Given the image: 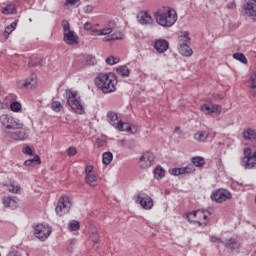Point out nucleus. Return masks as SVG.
I'll use <instances>...</instances> for the list:
<instances>
[{
	"label": "nucleus",
	"mask_w": 256,
	"mask_h": 256,
	"mask_svg": "<svg viewBox=\"0 0 256 256\" xmlns=\"http://www.w3.org/2000/svg\"><path fill=\"white\" fill-rule=\"evenodd\" d=\"M135 202L141 205V207L146 211L153 209V198L143 192H140L136 195Z\"/></svg>",
	"instance_id": "13"
},
{
	"label": "nucleus",
	"mask_w": 256,
	"mask_h": 256,
	"mask_svg": "<svg viewBox=\"0 0 256 256\" xmlns=\"http://www.w3.org/2000/svg\"><path fill=\"white\" fill-rule=\"evenodd\" d=\"M106 63H107V65H116V63H119V58L109 56L108 58H106Z\"/></svg>",
	"instance_id": "43"
},
{
	"label": "nucleus",
	"mask_w": 256,
	"mask_h": 256,
	"mask_svg": "<svg viewBox=\"0 0 256 256\" xmlns=\"http://www.w3.org/2000/svg\"><path fill=\"white\" fill-rule=\"evenodd\" d=\"M69 245H77V239H75V238L70 239Z\"/></svg>",
	"instance_id": "56"
},
{
	"label": "nucleus",
	"mask_w": 256,
	"mask_h": 256,
	"mask_svg": "<svg viewBox=\"0 0 256 256\" xmlns=\"http://www.w3.org/2000/svg\"><path fill=\"white\" fill-rule=\"evenodd\" d=\"M93 166L88 165L85 168V182L90 187H97L99 185V181L97 180V176L95 175V172L93 171Z\"/></svg>",
	"instance_id": "14"
},
{
	"label": "nucleus",
	"mask_w": 256,
	"mask_h": 256,
	"mask_svg": "<svg viewBox=\"0 0 256 256\" xmlns=\"http://www.w3.org/2000/svg\"><path fill=\"white\" fill-rule=\"evenodd\" d=\"M0 123L5 129H23V127H25L21 120L9 114H2L0 116Z\"/></svg>",
	"instance_id": "7"
},
{
	"label": "nucleus",
	"mask_w": 256,
	"mask_h": 256,
	"mask_svg": "<svg viewBox=\"0 0 256 256\" xmlns=\"http://www.w3.org/2000/svg\"><path fill=\"white\" fill-rule=\"evenodd\" d=\"M66 153L68 157H75V155H77V148L71 146L67 149Z\"/></svg>",
	"instance_id": "46"
},
{
	"label": "nucleus",
	"mask_w": 256,
	"mask_h": 256,
	"mask_svg": "<svg viewBox=\"0 0 256 256\" xmlns=\"http://www.w3.org/2000/svg\"><path fill=\"white\" fill-rule=\"evenodd\" d=\"M222 245H224L226 249H230V251H235L239 249V247H241L239 242H237V240H235L234 238H230L226 241H222Z\"/></svg>",
	"instance_id": "24"
},
{
	"label": "nucleus",
	"mask_w": 256,
	"mask_h": 256,
	"mask_svg": "<svg viewBox=\"0 0 256 256\" xmlns=\"http://www.w3.org/2000/svg\"><path fill=\"white\" fill-rule=\"evenodd\" d=\"M84 13H93V6L91 5L85 6Z\"/></svg>",
	"instance_id": "51"
},
{
	"label": "nucleus",
	"mask_w": 256,
	"mask_h": 256,
	"mask_svg": "<svg viewBox=\"0 0 256 256\" xmlns=\"http://www.w3.org/2000/svg\"><path fill=\"white\" fill-rule=\"evenodd\" d=\"M69 209H71V198H69L68 195H62L55 208L56 215H58V217H63V215L69 213Z\"/></svg>",
	"instance_id": "8"
},
{
	"label": "nucleus",
	"mask_w": 256,
	"mask_h": 256,
	"mask_svg": "<svg viewBox=\"0 0 256 256\" xmlns=\"http://www.w3.org/2000/svg\"><path fill=\"white\" fill-rule=\"evenodd\" d=\"M117 73L120 77H129L131 71L127 66H120L117 68Z\"/></svg>",
	"instance_id": "32"
},
{
	"label": "nucleus",
	"mask_w": 256,
	"mask_h": 256,
	"mask_svg": "<svg viewBox=\"0 0 256 256\" xmlns=\"http://www.w3.org/2000/svg\"><path fill=\"white\" fill-rule=\"evenodd\" d=\"M252 256H256V251L252 254Z\"/></svg>",
	"instance_id": "58"
},
{
	"label": "nucleus",
	"mask_w": 256,
	"mask_h": 256,
	"mask_svg": "<svg viewBox=\"0 0 256 256\" xmlns=\"http://www.w3.org/2000/svg\"><path fill=\"white\" fill-rule=\"evenodd\" d=\"M210 241H211L212 243H223V242H222L223 240H221V238H219V237H217V236H210Z\"/></svg>",
	"instance_id": "49"
},
{
	"label": "nucleus",
	"mask_w": 256,
	"mask_h": 256,
	"mask_svg": "<svg viewBox=\"0 0 256 256\" xmlns=\"http://www.w3.org/2000/svg\"><path fill=\"white\" fill-rule=\"evenodd\" d=\"M62 29H63V41L66 45H79V36L75 31L71 30V24L69 21L62 20Z\"/></svg>",
	"instance_id": "6"
},
{
	"label": "nucleus",
	"mask_w": 256,
	"mask_h": 256,
	"mask_svg": "<svg viewBox=\"0 0 256 256\" xmlns=\"http://www.w3.org/2000/svg\"><path fill=\"white\" fill-rule=\"evenodd\" d=\"M88 237L94 245H97L101 239V236L99 235V230L95 226H91L88 231Z\"/></svg>",
	"instance_id": "18"
},
{
	"label": "nucleus",
	"mask_w": 256,
	"mask_h": 256,
	"mask_svg": "<svg viewBox=\"0 0 256 256\" xmlns=\"http://www.w3.org/2000/svg\"><path fill=\"white\" fill-rule=\"evenodd\" d=\"M111 161H113V153L105 152L102 156V162L104 165H110Z\"/></svg>",
	"instance_id": "35"
},
{
	"label": "nucleus",
	"mask_w": 256,
	"mask_h": 256,
	"mask_svg": "<svg viewBox=\"0 0 256 256\" xmlns=\"http://www.w3.org/2000/svg\"><path fill=\"white\" fill-rule=\"evenodd\" d=\"M17 23H19L18 20H15L14 22H12L10 25L5 27V30L1 36V38L3 39V41H7L9 39V34L14 30L17 29Z\"/></svg>",
	"instance_id": "25"
},
{
	"label": "nucleus",
	"mask_w": 256,
	"mask_h": 256,
	"mask_svg": "<svg viewBox=\"0 0 256 256\" xmlns=\"http://www.w3.org/2000/svg\"><path fill=\"white\" fill-rule=\"evenodd\" d=\"M190 44H178V51L183 57H191L193 55V49H191Z\"/></svg>",
	"instance_id": "23"
},
{
	"label": "nucleus",
	"mask_w": 256,
	"mask_h": 256,
	"mask_svg": "<svg viewBox=\"0 0 256 256\" xmlns=\"http://www.w3.org/2000/svg\"><path fill=\"white\" fill-rule=\"evenodd\" d=\"M22 153H24V155H33V149H31L29 145L25 144L22 147Z\"/></svg>",
	"instance_id": "45"
},
{
	"label": "nucleus",
	"mask_w": 256,
	"mask_h": 256,
	"mask_svg": "<svg viewBox=\"0 0 256 256\" xmlns=\"http://www.w3.org/2000/svg\"><path fill=\"white\" fill-rule=\"evenodd\" d=\"M11 139H14V141H25L29 135L27 134V131L20 130L16 132H12L10 134Z\"/></svg>",
	"instance_id": "26"
},
{
	"label": "nucleus",
	"mask_w": 256,
	"mask_h": 256,
	"mask_svg": "<svg viewBox=\"0 0 256 256\" xmlns=\"http://www.w3.org/2000/svg\"><path fill=\"white\" fill-rule=\"evenodd\" d=\"M85 61H86V65L88 66L97 64V59L91 55L86 56Z\"/></svg>",
	"instance_id": "42"
},
{
	"label": "nucleus",
	"mask_w": 256,
	"mask_h": 256,
	"mask_svg": "<svg viewBox=\"0 0 256 256\" xmlns=\"http://www.w3.org/2000/svg\"><path fill=\"white\" fill-rule=\"evenodd\" d=\"M171 175H174L175 177L179 175H184L183 168H174L170 171Z\"/></svg>",
	"instance_id": "47"
},
{
	"label": "nucleus",
	"mask_w": 256,
	"mask_h": 256,
	"mask_svg": "<svg viewBox=\"0 0 256 256\" xmlns=\"http://www.w3.org/2000/svg\"><path fill=\"white\" fill-rule=\"evenodd\" d=\"M191 44V36L189 31H181L178 33V45Z\"/></svg>",
	"instance_id": "22"
},
{
	"label": "nucleus",
	"mask_w": 256,
	"mask_h": 256,
	"mask_svg": "<svg viewBox=\"0 0 256 256\" xmlns=\"http://www.w3.org/2000/svg\"><path fill=\"white\" fill-rule=\"evenodd\" d=\"M191 163L194 167H204L205 166V158L201 156L192 157Z\"/></svg>",
	"instance_id": "31"
},
{
	"label": "nucleus",
	"mask_w": 256,
	"mask_h": 256,
	"mask_svg": "<svg viewBox=\"0 0 256 256\" xmlns=\"http://www.w3.org/2000/svg\"><path fill=\"white\" fill-rule=\"evenodd\" d=\"M233 59H236V61H240V63H244V65H247V57H245V54L243 53H234Z\"/></svg>",
	"instance_id": "37"
},
{
	"label": "nucleus",
	"mask_w": 256,
	"mask_h": 256,
	"mask_svg": "<svg viewBox=\"0 0 256 256\" xmlns=\"http://www.w3.org/2000/svg\"><path fill=\"white\" fill-rule=\"evenodd\" d=\"M242 9L247 17L256 21V0H249L243 5Z\"/></svg>",
	"instance_id": "15"
},
{
	"label": "nucleus",
	"mask_w": 256,
	"mask_h": 256,
	"mask_svg": "<svg viewBox=\"0 0 256 256\" xmlns=\"http://www.w3.org/2000/svg\"><path fill=\"white\" fill-rule=\"evenodd\" d=\"M66 99L69 107L78 113V115H83V113H85V108L81 103V96L79 93H77V91L73 89L66 90Z\"/></svg>",
	"instance_id": "5"
},
{
	"label": "nucleus",
	"mask_w": 256,
	"mask_h": 256,
	"mask_svg": "<svg viewBox=\"0 0 256 256\" xmlns=\"http://www.w3.org/2000/svg\"><path fill=\"white\" fill-rule=\"evenodd\" d=\"M35 79L33 78H30V79H27L25 81H19L18 82V87H20V89H33V87H35Z\"/></svg>",
	"instance_id": "29"
},
{
	"label": "nucleus",
	"mask_w": 256,
	"mask_h": 256,
	"mask_svg": "<svg viewBox=\"0 0 256 256\" xmlns=\"http://www.w3.org/2000/svg\"><path fill=\"white\" fill-rule=\"evenodd\" d=\"M184 175H190L191 173H195V166L193 164H188L186 167H182Z\"/></svg>",
	"instance_id": "40"
},
{
	"label": "nucleus",
	"mask_w": 256,
	"mask_h": 256,
	"mask_svg": "<svg viewBox=\"0 0 256 256\" xmlns=\"http://www.w3.org/2000/svg\"><path fill=\"white\" fill-rule=\"evenodd\" d=\"M243 138L246 141H255L256 139V130L253 128H248L243 131Z\"/></svg>",
	"instance_id": "27"
},
{
	"label": "nucleus",
	"mask_w": 256,
	"mask_h": 256,
	"mask_svg": "<svg viewBox=\"0 0 256 256\" xmlns=\"http://www.w3.org/2000/svg\"><path fill=\"white\" fill-rule=\"evenodd\" d=\"M107 120L114 129H117V131H126L127 133H132V135L137 133V126H131V124L123 122V120H119V116H117V113L113 111L107 113Z\"/></svg>",
	"instance_id": "3"
},
{
	"label": "nucleus",
	"mask_w": 256,
	"mask_h": 256,
	"mask_svg": "<svg viewBox=\"0 0 256 256\" xmlns=\"http://www.w3.org/2000/svg\"><path fill=\"white\" fill-rule=\"evenodd\" d=\"M193 137L198 143H206L207 139H209V132L205 130H199L194 133Z\"/></svg>",
	"instance_id": "21"
},
{
	"label": "nucleus",
	"mask_w": 256,
	"mask_h": 256,
	"mask_svg": "<svg viewBox=\"0 0 256 256\" xmlns=\"http://www.w3.org/2000/svg\"><path fill=\"white\" fill-rule=\"evenodd\" d=\"M80 228H81V225L79 224V221H77V220H71L68 223L69 231H79Z\"/></svg>",
	"instance_id": "36"
},
{
	"label": "nucleus",
	"mask_w": 256,
	"mask_h": 256,
	"mask_svg": "<svg viewBox=\"0 0 256 256\" xmlns=\"http://www.w3.org/2000/svg\"><path fill=\"white\" fill-rule=\"evenodd\" d=\"M92 27H93V25L91 24V22H86L84 24L85 31H91Z\"/></svg>",
	"instance_id": "52"
},
{
	"label": "nucleus",
	"mask_w": 256,
	"mask_h": 256,
	"mask_svg": "<svg viewBox=\"0 0 256 256\" xmlns=\"http://www.w3.org/2000/svg\"><path fill=\"white\" fill-rule=\"evenodd\" d=\"M210 215L211 211L209 210H196L188 213L186 219L189 223H194L198 225V227H207Z\"/></svg>",
	"instance_id": "4"
},
{
	"label": "nucleus",
	"mask_w": 256,
	"mask_h": 256,
	"mask_svg": "<svg viewBox=\"0 0 256 256\" xmlns=\"http://www.w3.org/2000/svg\"><path fill=\"white\" fill-rule=\"evenodd\" d=\"M200 111H202L204 115H221L222 108L219 104H214L212 106H209L208 104H202Z\"/></svg>",
	"instance_id": "16"
},
{
	"label": "nucleus",
	"mask_w": 256,
	"mask_h": 256,
	"mask_svg": "<svg viewBox=\"0 0 256 256\" xmlns=\"http://www.w3.org/2000/svg\"><path fill=\"white\" fill-rule=\"evenodd\" d=\"M256 166V152L253 153L251 148L244 149V157L242 158V167L246 169H255Z\"/></svg>",
	"instance_id": "11"
},
{
	"label": "nucleus",
	"mask_w": 256,
	"mask_h": 256,
	"mask_svg": "<svg viewBox=\"0 0 256 256\" xmlns=\"http://www.w3.org/2000/svg\"><path fill=\"white\" fill-rule=\"evenodd\" d=\"M236 7H237V4L235 3V0L230 1L227 4V9H236Z\"/></svg>",
	"instance_id": "50"
},
{
	"label": "nucleus",
	"mask_w": 256,
	"mask_h": 256,
	"mask_svg": "<svg viewBox=\"0 0 256 256\" xmlns=\"http://www.w3.org/2000/svg\"><path fill=\"white\" fill-rule=\"evenodd\" d=\"M156 23L161 27H173L177 23V11L171 7L163 6L154 12Z\"/></svg>",
	"instance_id": "1"
},
{
	"label": "nucleus",
	"mask_w": 256,
	"mask_h": 256,
	"mask_svg": "<svg viewBox=\"0 0 256 256\" xmlns=\"http://www.w3.org/2000/svg\"><path fill=\"white\" fill-rule=\"evenodd\" d=\"M154 48L158 53H165L169 49V42L165 39L156 40L154 43Z\"/></svg>",
	"instance_id": "19"
},
{
	"label": "nucleus",
	"mask_w": 256,
	"mask_h": 256,
	"mask_svg": "<svg viewBox=\"0 0 256 256\" xmlns=\"http://www.w3.org/2000/svg\"><path fill=\"white\" fill-rule=\"evenodd\" d=\"M10 109H11V111H13V113H19V111H21V103L12 102L10 104Z\"/></svg>",
	"instance_id": "41"
},
{
	"label": "nucleus",
	"mask_w": 256,
	"mask_h": 256,
	"mask_svg": "<svg viewBox=\"0 0 256 256\" xmlns=\"http://www.w3.org/2000/svg\"><path fill=\"white\" fill-rule=\"evenodd\" d=\"M210 197L212 201H215L216 203H225V201H229L233 196L228 190L218 189L212 192Z\"/></svg>",
	"instance_id": "12"
},
{
	"label": "nucleus",
	"mask_w": 256,
	"mask_h": 256,
	"mask_svg": "<svg viewBox=\"0 0 256 256\" xmlns=\"http://www.w3.org/2000/svg\"><path fill=\"white\" fill-rule=\"evenodd\" d=\"M155 154L151 151H145L138 160V167L140 169H149L155 165Z\"/></svg>",
	"instance_id": "9"
},
{
	"label": "nucleus",
	"mask_w": 256,
	"mask_h": 256,
	"mask_svg": "<svg viewBox=\"0 0 256 256\" xmlns=\"http://www.w3.org/2000/svg\"><path fill=\"white\" fill-rule=\"evenodd\" d=\"M98 89L104 93H113L117 89V76L115 74H99L95 79Z\"/></svg>",
	"instance_id": "2"
},
{
	"label": "nucleus",
	"mask_w": 256,
	"mask_h": 256,
	"mask_svg": "<svg viewBox=\"0 0 256 256\" xmlns=\"http://www.w3.org/2000/svg\"><path fill=\"white\" fill-rule=\"evenodd\" d=\"M68 251H73V248H68Z\"/></svg>",
	"instance_id": "57"
},
{
	"label": "nucleus",
	"mask_w": 256,
	"mask_h": 256,
	"mask_svg": "<svg viewBox=\"0 0 256 256\" xmlns=\"http://www.w3.org/2000/svg\"><path fill=\"white\" fill-rule=\"evenodd\" d=\"M25 167H33V165H41V157L35 155L32 159H28L24 162Z\"/></svg>",
	"instance_id": "30"
},
{
	"label": "nucleus",
	"mask_w": 256,
	"mask_h": 256,
	"mask_svg": "<svg viewBox=\"0 0 256 256\" xmlns=\"http://www.w3.org/2000/svg\"><path fill=\"white\" fill-rule=\"evenodd\" d=\"M92 33H94V35L101 37L102 36V32L101 29H92Z\"/></svg>",
	"instance_id": "53"
},
{
	"label": "nucleus",
	"mask_w": 256,
	"mask_h": 256,
	"mask_svg": "<svg viewBox=\"0 0 256 256\" xmlns=\"http://www.w3.org/2000/svg\"><path fill=\"white\" fill-rule=\"evenodd\" d=\"M52 232L53 228L48 224H38L34 228V235L40 241H47Z\"/></svg>",
	"instance_id": "10"
},
{
	"label": "nucleus",
	"mask_w": 256,
	"mask_h": 256,
	"mask_svg": "<svg viewBox=\"0 0 256 256\" xmlns=\"http://www.w3.org/2000/svg\"><path fill=\"white\" fill-rule=\"evenodd\" d=\"M154 177L155 179H163L165 177V170L161 166H157L154 169Z\"/></svg>",
	"instance_id": "33"
},
{
	"label": "nucleus",
	"mask_w": 256,
	"mask_h": 256,
	"mask_svg": "<svg viewBox=\"0 0 256 256\" xmlns=\"http://www.w3.org/2000/svg\"><path fill=\"white\" fill-rule=\"evenodd\" d=\"M101 32H102V36L111 35V33H113V27H111L110 25L105 26L104 28L101 29Z\"/></svg>",
	"instance_id": "44"
},
{
	"label": "nucleus",
	"mask_w": 256,
	"mask_h": 256,
	"mask_svg": "<svg viewBox=\"0 0 256 256\" xmlns=\"http://www.w3.org/2000/svg\"><path fill=\"white\" fill-rule=\"evenodd\" d=\"M137 19L141 25H151L153 23V18L147 12H139Z\"/></svg>",
	"instance_id": "20"
},
{
	"label": "nucleus",
	"mask_w": 256,
	"mask_h": 256,
	"mask_svg": "<svg viewBox=\"0 0 256 256\" xmlns=\"http://www.w3.org/2000/svg\"><path fill=\"white\" fill-rule=\"evenodd\" d=\"M51 109L53 111H55L56 113H59V111H61L63 109V104H61V102H59V101H54L51 104Z\"/></svg>",
	"instance_id": "39"
},
{
	"label": "nucleus",
	"mask_w": 256,
	"mask_h": 256,
	"mask_svg": "<svg viewBox=\"0 0 256 256\" xmlns=\"http://www.w3.org/2000/svg\"><path fill=\"white\" fill-rule=\"evenodd\" d=\"M5 186L8 187L9 193L17 194L21 190V186L15 185V183H10V185H5Z\"/></svg>",
	"instance_id": "38"
},
{
	"label": "nucleus",
	"mask_w": 256,
	"mask_h": 256,
	"mask_svg": "<svg viewBox=\"0 0 256 256\" xmlns=\"http://www.w3.org/2000/svg\"><path fill=\"white\" fill-rule=\"evenodd\" d=\"M78 1L79 0H65L64 7H69V5L71 7H73V6L77 5Z\"/></svg>",
	"instance_id": "48"
},
{
	"label": "nucleus",
	"mask_w": 256,
	"mask_h": 256,
	"mask_svg": "<svg viewBox=\"0 0 256 256\" xmlns=\"http://www.w3.org/2000/svg\"><path fill=\"white\" fill-rule=\"evenodd\" d=\"M121 39H123V34L113 33L110 36L105 37L103 41H119Z\"/></svg>",
	"instance_id": "34"
},
{
	"label": "nucleus",
	"mask_w": 256,
	"mask_h": 256,
	"mask_svg": "<svg viewBox=\"0 0 256 256\" xmlns=\"http://www.w3.org/2000/svg\"><path fill=\"white\" fill-rule=\"evenodd\" d=\"M174 133H178V135H183V131H181V127L179 126L175 127Z\"/></svg>",
	"instance_id": "55"
},
{
	"label": "nucleus",
	"mask_w": 256,
	"mask_h": 256,
	"mask_svg": "<svg viewBox=\"0 0 256 256\" xmlns=\"http://www.w3.org/2000/svg\"><path fill=\"white\" fill-rule=\"evenodd\" d=\"M8 256H21L17 250H12L9 252Z\"/></svg>",
	"instance_id": "54"
},
{
	"label": "nucleus",
	"mask_w": 256,
	"mask_h": 256,
	"mask_svg": "<svg viewBox=\"0 0 256 256\" xmlns=\"http://www.w3.org/2000/svg\"><path fill=\"white\" fill-rule=\"evenodd\" d=\"M2 203L7 209H12V211H15V209L19 207V198H17V196H5L2 199Z\"/></svg>",
	"instance_id": "17"
},
{
	"label": "nucleus",
	"mask_w": 256,
	"mask_h": 256,
	"mask_svg": "<svg viewBox=\"0 0 256 256\" xmlns=\"http://www.w3.org/2000/svg\"><path fill=\"white\" fill-rule=\"evenodd\" d=\"M17 13V6L14 3H9L5 7H2L3 15H14Z\"/></svg>",
	"instance_id": "28"
}]
</instances>
